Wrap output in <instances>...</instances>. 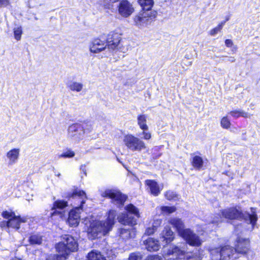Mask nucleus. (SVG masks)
Wrapping results in <instances>:
<instances>
[{
  "label": "nucleus",
  "mask_w": 260,
  "mask_h": 260,
  "mask_svg": "<svg viewBox=\"0 0 260 260\" xmlns=\"http://www.w3.org/2000/svg\"><path fill=\"white\" fill-rule=\"evenodd\" d=\"M116 215L115 210H110L106 221L89 220L88 218L84 220L85 224L89 226L88 233L92 239L100 237L106 235L110 231L114 224V219Z\"/></svg>",
  "instance_id": "1"
},
{
  "label": "nucleus",
  "mask_w": 260,
  "mask_h": 260,
  "mask_svg": "<svg viewBox=\"0 0 260 260\" xmlns=\"http://www.w3.org/2000/svg\"><path fill=\"white\" fill-rule=\"evenodd\" d=\"M70 198L73 199L79 198L80 199L81 206L79 207H76L72 210L69 214L68 221L70 226H76L79 223L80 220V210L81 206L85 203L87 199L85 192L78 188H75L70 196Z\"/></svg>",
  "instance_id": "2"
},
{
  "label": "nucleus",
  "mask_w": 260,
  "mask_h": 260,
  "mask_svg": "<svg viewBox=\"0 0 260 260\" xmlns=\"http://www.w3.org/2000/svg\"><path fill=\"white\" fill-rule=\"evenodd\" d=\"M164 257L166 260H174L176 259L201 260L202 258L199 251L194 253L188 252L185 253L184 250H182L176 246H174L169 249L167 252L165 254Z\"/></svg>",
  "instance_id": "3"
},
{
  "label": "nucleus",
  "mask_w": 260,
  "mask_h": 260,
  "mask_svg": "<svg viewBox=\"0 0 260 260\" xmlns=\"http://www.w3.org/2000/svg\"><path fill=\"white\" fill-rule=\"evenodd\" d=\"M56 248L58 253L62 254L61 258L66 259L70 252L77 250L78 244L72 236L66 235L63 236L62 241L56 245Z\"/></svg>",
  "instance_id": "4"
},
{
  "label": "nucleus",
  "mask_w": 260,
  "mask_h": 260,
  "mask_svg": "<svg viewBox=\"0 0 260 260\" xmlns=\"http://www.w3.org/2000/svg\"><path fill=\"white\" fill-rule=\"evenodd\" d=\"M2 216L7 221L4 220L0 222V226L2 228L7 227L18 230L20 228V224L27 221V218L25 217H20L16 216L14 213L9 211H4L2 213Z\"/></svg>",
  "instance_id": "5"
},
{
  "label": "nucleus",
  "mask_w": 260,
  "mask_h": 260,
  "mask_svg": "<svg viewBox=\"0 0 260 260\" xmlns=\"http://www.w3.org/2000/svg\"><path fill=\"white\" fill-rule=\"evenodd\" d=\"M123 142L125 146L133 151H141L142 150L146 148V146L144 141L132 134L124 136Z\"/></svg>",
  "instance_id": "6"
},
{
  "label": "nucleus",
  "mask_w": 260,
  "mask_h": 260,
  "mask_svg": "<svg viewBox=\"0 0 260 260\" xmlns=\"http://www.w3.org/2000/svg\"><path fill=\"white\" fill-rule=\"evenodd\" d=\"M212 260H229L235 253L234 249L229 246L222 248L212 247L210 249Z\"/></svg>",
  "instance_id": "7"
},
{
  "label": "nucleus",
  "mask_w": 260,
  "mask_h": 260,
  "mask_svg": "<svg viewBox=\"0 0 260 260\" xmlns=\"http://www.w3.org/2000/svg\"><path fill=\"white\" fill-rule=\"evenodd\" d=\"M84 134V127L78 123L72 124L68 129V137L76 142H79L82 140Z\"/></svg>",
  "instance_id": "8"
},
{
  "label": "nucleus",
  "mask_w": 260,
  "mask_h": 260,
  "mask_svg": "<svg viewBox=\"0 0 260 260\" xmlns=\"http://www.w3.org/2000/svg\"><path fill=\"white\" fill-rule=\"evenodd\" d=\"M102 196L111 199L115 204L119 206H122L127 198L126 196L122 194L119 191L111 189L105 190Z\"/></svg>",
  "instance_id": "9"
},
{
  "label": "nucleus",
  "mask_w": 260,
  "mask_h": 260,
  "mask_svg": "<svg viewBox=\"0 0 260 260\" xmlns=\"http://www.w3.org/2000/svg\"><path fill=\"white\" fill-rule=\"evenodd\" d=\"M181 237L190 245L193 246H199L201 245L202 243L199 236L189 229H186L185 233Z\"/></svg>",
  "instance_id": "10"
},
{
  "label": "nucleus",
  "mask_w": 260,
  "mask_h": 260,
  "mask_svg": "<svg viewBox=\"0 0 260 260\" xmlns=\"http://www.w3.org/2000/svg\"><path fill=\"white\" fill-rule=\"evenodd\" d=\"M121 40L120 35L117 33L109 34L106 40L107 49L109 52L116 49Z\"/></svg>",
  "instance_id": "11"
},
{
  "label": "nucleus",
  "mask_w": 260,
  "mask_h": 260,
  "mask_svg": "<svg viewBox=\"0 0 260 260\" xmlns=\"http://www.w3.org/2000/svg\"><path fill=\"white\" fill-rule=\"evenodd\" d=\"M249 241L248 239L238 238L234 250L235 252L246 254L249 250Z\"/></svg>",
  "instance_id": "12"
},
{
  "label": "nucleus",
  "mask_w": 260,
  "mask_h": 260,
  "mask_svg": "<svg viewBox=\"0 0 260 260\" xmlns=\"http://www.w3.org/2000/svg\"><path fill=\"white\" fill-rule=\"evenodd\" d=\"M118 11L122 16L127 17L133 13L134 8L129 2L123 0L119 4Z\"/></svg>",
  "instance_id": "13"
},
{
  "label": "nucleus",
  "mask_w": 260,
  "mask_h": 260,
  "mask_svg": "<svg viewBox=\"0 0 260 260\" xmlns=\"http://www.w3.org/2000/svg\"><path fill=\"white\" fill-rule=\"evenodd\" d=\"M169 223L175 229L178 235L182 237L185 233V225L181 219L177 217L170 218L168 221Z\"/></svg>",
  "instance_id": "14"
},
{
  "label": "nucleus",
  "mask_w": 260,
  "mask_h": 260,
  "mask_svg": "<svg viewBox=\"0 0 260 260\" xmlns=\"http://www.w3.org/2000/svg\"><path fill=\"white\" fill-rule=\"evenodd\" d=\"M174 238V233L169 226L164 228V229L160 233L159 236V239L161 241L166 244H168L172 242Z\"/></svg>",
  "instance_id": "15"
},
{
  "label": "nucleus",
  "mask_w": 260,
  "mask_h": 260,
  "mask_svg": "<svg viewBox=\"0 0 260 260\" xmlns=\"http://www.w3.org/2000/svg\"><path fill=\"white\" fill-rule=\"evenodd\" d=\"M222 216L228 219H239L243 216V214L241 211L239 210L236 208H230L222 211Z\"/></svg>",
  "instance_id": "16"
},
{
  "label": "nucleus",
  "mask_w": 260,
  "mask_h": 260,
  "mask_svg": "<svg viewBox=\"0 0 260 260\" xmlns=\"http://www.w3.org/2000/svg\"><path fill=\"white\" fill-rule=\"evenodd\" d=\"M67 206V202L62 200H57L54 202L52 210L53 212L51 213V216L53 217L55 215H58L60 218H62L64 216V211H59L57 209L61 210L64 209Z\"/></svg>",
  "instance_id": "17"
},
{
  "label": "nucleus",
  "mask_w": 260,
  "mask_h": 260,
  "mask_svg": "<svg viewBox=\"0 0 260 260\" xmlns=\"http://www.w3.org/2000/svg\"><path fill=\"white\" fill-rule=\"evenodd\" d=\"M107 48L106 42L99 39H94L90 46V51L94 53H100Z\"/></svg>",
  "instance_id": "18"
},
{
  "label": "nucleus",
  "mask_w": 260,
  "mask_h": 260,
  "mask_svg": "<svg viewBox=\"0 0 260 260\" xmlns=\"http://www.w3.org/2000/svg\"><path fill=\"white\" fill-rule=\"evenodd\" d=\"M20 149L18 148H14L9 150L6 154L8 160L9 165H13L16 164L20 156Z\"/></svg>",
  "instance_id": "19"
},
{
  "label": "nucleus",
  "mask_w": 260,
  "mask_h": 260,
  "mask_svg": "<svg viewBox=\"0 0 260 260\" xmlns=\"http://www.w3.org/2000/svg\"><path fill=\"white\" fill-rule=\"evenodd\" d=\"M146 248L150 251H156L159 250L160 245L159 241L152 238H149L144 241Z\"/></svg>",
  "instance_id": "20"
},
{
  "label": "nucleus",
  "mask_w": 260,
  "mask_h": 260,
  "mask_svg": "<svg viewBox=\"0 0 260 260\" xmlns=\"http://www.w3.org/2000/svg\"><path fill=\"white\" fill-rule=\"evenodd\" d=\"M150 18L146 13H143L136 16L134 18V21L137 26L140 27L146 25Z\"/></svg>",
  "instance_id": "21"
},
{
  "label": "nucleus",
  "mask_w": 260,
  "mask_h": 260,
  "mask_svg": "<svg viewBox=\"0 0 260 260\" xmlns=\"http://www.w3.org/2000/svg\"><path fill=\"white\" fill-rule=\"evenodd\" d=\"M145 182L148 186L151 193L155 196H158L160 189L156 182L152 180H146Z\"/></svg>",
  "instance_id": "22"
},
{
  "label": "nucleus",
  "mask_w": 260,
  "mask_h": 260,
  "mask_svg": "<svg viewBox=\"0 0 260 260\" xmlns=\"http://www.w3.org/2000/svg\"><path fill=\"white\" fill-rule=\"evenodd\" d=\"M118 221L124 225H133L136 223V221L127 213H122L118 216Z\"/></svg>",
  "instance_id": "23"
},
{
  "label": "nucleus",
  "mask_w": 260,
  "mask_h": 260,
  "mask_svg": "<svg viewBox=\"0 0 260 260\" xmlns=\"http://www.w3.org/2000/svg\"><path fill=\"white\" fill-rule=\"evenodd\" d=\"M135 231L132 228L121 229L119 231V236L123 239H128L135 236Z\"/></svg>",
  "instance_id": "24"
},
{
  "label": "nucleus",
  "mask_w": 260,
  "mask_h": 260,
  "mask_svg": "<svg viewBox=\"0 0 260 260\" xmlns=\"http://www.w3.org/2000/svg\"><path fill=\"white\" fill-rule=\"evenodd\" d=\"M137 123L142 130L148 131L147 124V116L144 114L139 115L137 117Z\"/></svg>",
  "instance_id": "25"
},
{
  "label": "nucleus",
  "mask_w": 260,
  "mask_h": 260,
  "mask_svg": "<svg viewBox=\"0 0 260 260\" xmlns=\"http://www.w3.org/2000/svg\"><path fill=\"white\" fill-rule=\"evenodd\" d=\"M203 158L198 155L194 156L191 160V164L193 167L196 170H200L203 166Z\"/></svg>",
  "instance_id": "26"
},
{
  "label": "nucleus",
  "mask_w": 260,
  "mask_h": 260,
  "mask_svg": "<svg viewBox=\"0 0 260 260\" xmlns=\"http://www.w3.org/2000/svg\"><path fill=\"white\" fill-rule=\"evenodd\" d=\"M68 87L71 91L79 92L82 90L83 84L80 82L74 81L69 84Z\"/></svg>",
  "instance_id": "27"
},
{
  "label": "nucleus",
  "mask_w": 260,
  "mask_h": 260,
  "mask_svg": "<svg viewBox=\"0 0 260 260\" xmlns=\"http://www.w3.org/2000/svg\"><path fill=\"white\" fill-rule=\"evenodd\" d=\"M87 260H106V259L100 252L92 251L88 253Z\"/></svg>",
  "instance_id": "28"
},
{
  "label": "nucleus",
  "mask_w": 260,
  "mask_h": 260,
  "mask_svg": "<svg viewBox=\"0 0 260 260\" xmlns=\"http://www.w3.org/2000/svg\"><path fill=\"white\" fill-rule=\"evenodd\" d=\"M163 215H169L175 212L176 211V208L175 206H161L158 208Z\"/></svg>",
  "instance_id": "29"
},
{
  "label": "nucleus",
  "mask_w": 260,
  "mask_h": 260,
  "mask_svg": "<svg viewBox=\"0 0 260 260\" xmlns=\"http://www.w3.org/2000/svg\"><path fill=\"white\" fill-rule=\"evenodd\" d=\"M138 2L142 8L146 11L150 10L153 5V0H138Z\"/></svg>",
  "instance_id": "30"
},
{
  "label": "nucleus",
  "mask_w": 260,
  "mask_h": 260,
  "mask_svg": "<svg viewBox=\"0 0 260 260\" xmlns=\"http://www.w3.org/2000/svg\"><path fill=\"white\" fill-rule=\"evenodd\" d=\"M230 114L233 117L236 118H237L239 117L240 116H242L244 118H247V117H249V114L247 112H246L242 110H240V109L231 111Z\"/></svg>",
  "instance_id": "31"
},
{
  "label": "nucleus",
  "mask_w": 260,
  "mask_h": 260,
  "mask_svg": "<svg viewBox=\"0 0 260 260\" xmlns=\"http://www.w3.org/2000/svg\"><path fill=\"white\" fill-rule=\"evenodd\" d=\"M30 244H40L42 241V237L38 234H32L29 239Z\"/></svg>",
  "instance_id": "32"
},
{
  "label": "nucleus",
  "mask_w": 260,
  "mask_h": 260,
  "mask_svg": "<svg viewBox=\"0 0 260 260\" xmlns=\"http://www.w3.org/2000/svg\"><path fill=\"white\" fill-rule=\"evenodd\" d=\"M125 209L130 213L133 214L138 217H139L138 209L132 204H129L125 207Z\"/></svg>",
  "instance_id": "33"
},
{
  "label": "nucleus",
  "mask_w": 260,
  "mask_h": 260,
  "mask_svg": "<svg viewBox=\"0 0 260 260\" xmlns=\"http://www.w3.org/2000/svg\"><path fill=\"white\" fill-rule=\"evenodd\" d=\"M220 124L222 128L228 129L230 127L231 123L230 119L228 118V117L224 116L221 119Z\"/></svg>",
  "instance_id": "34"
},
{
  "label": "nucleus",
  "mask_w": 260,
  "mask_h": 260,
  "mask_svg": "<svg viewBox=\"0 0 260 260\" xmlns=\"http://www.w3.org/2000/svg\"><path fill=\"white\" fill-rule=\"evenodd\" d=\"M225 22H221L217 27L214 28L210 31V35L211 36H214L218 32H220L224 25Z\"/></svg>",
  "instance_id": "35"
},
{
  "label": "nucleus",
  "mask_w": 260,
  "mask_h": 260,
  "mask_svg": "<svg viewBox=\"0 0 260 260\" xmlns=\"http://www.w3.org/2000/svg\"><path fill=\"white\" fill-rule=\"evenodd\" d=\"M75 155V152L71 150H67V151L61 154L59 157L64 158H72Z\"/></svg>",
  "instance_id": "36"
},
{
  "label": "nucleus",
  "mask_w": 260,
  "mask_h": 260,
  "mask_svg": "<svg viewBox=\"0 0 260 260\" xmlns=\"http://www.w3.org/2000/svg\"><path fill=\"white\" fill-rule=\"evenodd\" d=\"M142 255L139 252H133L130 254L128 260H142Z\"/></svg>",
  "instance_id": "37"
},
{
  "label": "nucleus",
  "mask_w": 260,
  "mask_h": 260,
  "mask_svg": "<svg viewBox=\"0 0 260 260\" xmlns=\"http://www.w3.org/2000/svg\"><path fill=\"white\" fill-rule=\"evenodd\" d=\"M14 37L17 40H20L21 37L22 29L20 27L14 28Z\"/></svg>",
  "instance_id": "38"
},
{
  "label": "nucleus",
  "mask_w": 260,
  "mask_h": 260,
  "mask_svg": "<svg viewBox=\"0 0 260 260\" xmlns=\"http://www.w3.org/2000/svg\"><path fill=\"white\" fill-rule=\"evenodd\" d=\"M165 197L168 200H175L177 198V194L172 191H168L165 193Z\"/></svg>",
  "instance_id": "39"
},
{
  "label": "nucleus",
  "mask_w": 260,
  "mask_h": 260,
  "mask_svg": "<svg viewBox=\"0 0 260 260\" xmlns=\"http://www.w3.org/2000/svg\"><path fill=\"white\" fill-rule=\"evenodd\" d=\"M247 217H248V220L250 221V223L253 226L257 221L256 215L254 214H248L247 215Z\"/></svg>",
  "instance_id": "40"
},
{
  "label": "nucleus",
  "mask_w": 260,
  "mask_h": 260,
  "mask_svg": "<svg viewBox=\"0 0 260 260\" xmlns=\"http://www.w3.org/2000/svg\"><path fill=\"white\" fill-rule=\"evenodd\" d=\"M62 256V254L61 253H59L57 255H52L49 257L47 260H65L66 259H62L61 258Z\"/></svg>",
  "instance_id": "41"
},
{
  "label": "nucleus",
  "mask_w": 260,
  "mask_h": 260,
  "mask_svg": "<svg viewBox=\"0 0 260 260\" xmlns=\"http://www.w3.org/2000/svg\"><path fill=\"white\" fill-rule=\"evenodd\" d=\"M145 260H163V259L158 255H148Z\"/></svg>",
  "instance_id": "42"
},
{
  "label": "nucleus",
  "mask_w": 260,
  "mask_h": 260,
  "mask_svg": "<svg viewBox=\"0 0 260 260\" xmlns=\"http://www.w3.org/2000/svg\"><path fill=\"white\" fill-rule=\"evenodd\" d=\"M156 230V228H154L153 226H152V227L148 228L145 231V235H151L153 234Z\"/></svg>",
  "instance_id": "43"
},
{
  "label": "nucleus",
  "mask_w": 260,
  "mask_h": 260,
  "mask_svg": "<svg viewBox=\"0 0 260 260\" xmlns=\"http://www.w3.org/2000/svg\"><path fill=\"white\" fill-rule=\"evenodd\" d=\"M142 135L143 136V139L144 140H149L151 138V134L150 133L147 132V131H144L143 130V132L142 133Z\"/></svg>",
  "instance_id": "44"
},
{
  "label": "nucleus",
  "mask_w": 260,
  "mask_h": 260,
  "mask_svg": "<svg viewBox=\"0 0 260 260\" xmlns=\"http://www.w3.org/2000/svg\"><path fill=\"white\" fill-rule=\"evenodd\" d=\"M161 220L160 219H156L154 221L153 225H152L154 228H157L161 224Z\"/></svg>",
  "instance_id": "45"
},
{
  "label": "nucleus",
  "mask_w": 260,
  "mask_h": 260,
  "mask_svg": "<svg viewBox=\"0 0 260 260\" xmlns=\"http://www.w3.org/2000/svg\"><path fill=\"white\" fill-rule=\"evenodd\" d=\"M10 0H0V7L2 6H7L9 4Z\"/></svg>",
  "instance_id": "46"
},
{
  "label": "nucleus",
  "mask_w": 260,
  "mask_h": 260,
  "mask_svg": "<svg viewBox=\"0 0 260 260\" xmlns=\"http://www.w3.org/2000/svg\"><path fill=\"white\" fill-rule=\"evenodd\" d=\"M225 44L228 47H231L233 45V42L231 40L227 39L225 41Z\"/></svg>",
  "instance_id": "47"
},
{
  "label": "nucleus",
  "mask_w": 260,
  "mask_h": 260,
  "mask_svg": "<svg viewBox=\"0 0 260 260\" xmlns=\"http://www.w3.org/2000/svg\"><path fill=\"white\" fill-rule=\"evenodd\" d=\"M228 61L231 62H234L236 61V59L234 57L231 56L229 58Z\"/></svg>",
  "instance_id": "48"
},
{
  "label": "nucleus",
  "mask_w": 260,
  "mask_h": 260,
  "mask_svg": "<svg viewBox=\"0 0 260 260\" xmlns=\"http://www.w3.org/2000/svg\"><path fill=\"white\" fill-rule=\"evenodd\" d=\"M12 260H21V259H20V258H14V259H12Z\"/></svg>",
  "instance_id": "49"
},
{
  "label": "nucleus",
  "mask_w": 260,
  "mask_h": 260,
  "mask_svg": "<svg viewBox=\"0 0 260 260\" xmlns=\"http://www.w3.org/2000/svg\"><path fill=\"white\" fill-rule=\"evenodd\" d=\"M228 20H229V18H227L226 19V20H225L224 22H226V21H228Z\"/></svg>",
  "instance_id": "50"
}]
</instances>
